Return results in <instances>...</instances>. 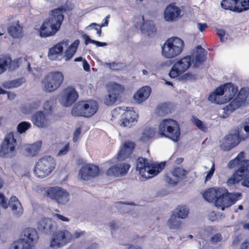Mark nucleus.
I'll list each match as a JSON object with an SVG mask.
<instances>
[{"mask_svg": "<svg viewBox=\"0 0 249 249\" xmlns=\"http://www.w3.org/2000/svg\"><path fill=\"white\" fill-rule=\"evenodd\" d=\"M196 51L193 53V59L190 55L184 57L178 60L172 66L169 76L171 78H175L187 71L193 64L194 68L199 66L205 60L206 51L201 46H197Z\"/></svg>", "mask_w": 249, "mask_h": 249, "instance_id": "obj_1", "label": "nucleus"}, {"mask_svg": "<svg viewBox=\"0 0 249 249\" xmlns=\"http://www.w3.org/2000/svg\"><path fill=\"white\" fill-rule=\"evenodd\" d=\"M240 196V193H229L226 188L217 187L209 189L203 194L205 200L214 201L215 206L222 211L234 204Z\"/></svg>", "mask_w": 249, "mask_h": 249, "instance_id": "obj_2", "label": "nucleus"}, {"mask_svg": "<svg viewBox=\"0 0 249 249\" xmlns=\"http://www.w3.org/2000/svg\"><path fill=\"white\" fill-rule=\"evenodd\" d=\"M62 9L58 8L51 11L50 17L44 21L40 29V36L48 37L54 35L59 30L63 20Z\"/></svg>", "mask_w": 249, "mask_h": 249, "instance_id": "obj_3", "label": "nucleus"}, {"mask_svg": "<svg viewBox=\"0 0 249 249\" xmlns=\"http://www.w3.org/2000/svg\"><path fill=\"white\" fill-rule=\"evenodd\" d=\"M165 165V162L155 164L143 158H139L137 161L136 170L143 178H151L161 171Z\"/></svg>", "mask_w": 249, "mask_h": 249, "instance_id": "obj_4", "label": "nucleus"}, {"mask_svg": "<svg viewBox=\"0 0 249 249\" xmlns=\"http://www.w3.org/2000/svg\"><path fill=\"white\" fill-rule=\"evenodd\" d=\"M159 133L162 137H166L174 142H177L180 135L179 124L173 119H164L159 124Z\"/></svg>", "mask_w": 249, "mask_h": 249, "instance_id": "obj_5", "label": "nucleus"}, {"mask_svg": "<svg viewBox=\"0 0 249 249\" xmlns=\"http://www.w3.org/2000/svg\"><path fill=\"white\" fill-rule=\"evenodd\" d=\"M98 109V104L96 101L88 100L76 103L72 107L71 113L74 116L89 118L95 114Z\"/></svg>", "mask_w": 249, "mask_h": 249, "instance_id": "obj_6", "label": "nucleus"}, {"mask_svg": "<svg viewBox=\"0 0 249 249\" xmlns=\"http://www.w3.org/2000/svg\"><path fill=\"white\" fill-rule=\"evenodd\" d=\"M184 42L178 37L168 39L161 47L162 55L167 58H173L179 55L184 48Z\"/></svg>", "mask_w": 249, "mask_h": 249, "instance_id": "obj_7", "label": "nucleus"}, {"mask_svg": "<svg viewBox=\"0 0 249 249\" xmlns=\"http://www.w3.org/2000/svg\"><path fill=\"white\" fill-rule=\"evenodd\" d=\"M64 76L60 71L49 73L41 81L42 89L46 92H52L58 89L62 84Z\"/></svg>", "mask_w": 249, "mask_h": 249, "instance_id": "obj_8", "label": "nucleus"}, {"mask_svg": "<svg viewBox=\"0 0 249 249\" xmlns=\"http://www.w3.org/2000/svg\"><path fill=\"white\" fill-rule=\"evenodd\" d=\"M55 165V160L53 157L44 156L40 158L36 163L34 173L38 178H45L52 172Z\"/></svg>", "mask_w": 249, "mask_h": 249, "instance_id": "obj_9", "label": "nucleus"}, {"mask_svg": "<svg viewBox=\"0 0 249 249\" xmlns=\"http://www.w3.org/2000/svg\"><path fill=\"white\" fill-rule=\"evenodd\" d=\"M16 144V140L14 138V133L10 132L7 134L1 145L0 157L4 158H12L14 157L17 153Z\"/></svg>", "mask_w": 249, "mask_h": 249, "instance_id": "obj_10", "label": "nucleus"}, {"mask_svg": "<svg viewBox=\"0 0 249 249\" xmlns=\"http://www.w3.org/2000/svg\"><path fill=\"white\" fill-rule=\"evenodd\" d=\"M249 93L248 88L242 89L236 97L226 107L223 108L224 115L221 118H226L235 109L241 107L244 104Z\"/></svg>", "mask_w": 249, "mask_h": 249, "instance_id": "obj_11", "label": "nucleus"}, {"mask_svg": "<svg viewBox=\"0 0 249 249\" xmlns=\"http://www.w3.org/2000/svg\"><path fill=\"white\" fill-rule=\"evenodd\" d=\"M72 240V234L68 230H61L54 233L50 243V248L57 249L67 245Z\"/></svg>", "mask_w": 249, "mask_h": 249, "instance_id": "obj_12", "label": "nucleus"}, {"mask_svg": "<svg viewBox=\"0 0 249 249\" xmlns=\"http://www.w3.org/2000/svg\"><path fill=\"white\" fill-rule=\"evenodd\" d=\"M47 196L58 204L65 205L70 200L69 192L65 189L55 186L49 188L46 191Z\"/></svg>", "mask_w": 249, "mask_h": 249, "instance_id": "obj_13", "label": "nucleus"}, {"mask_svg": "<svg viewBox=\"0 0 249 249\" xmlns=\"http://www.w3.org/2000/svg\"><path fill=\"white\" fill-rule=\"evenodd\" d=\"M108 94L104 98V102L107 106H112L118 100L119 94L124 90L123 86L111 82L107 85Z\"/></svg>", "mask_w": 249, "mask_h": 249, "instance_id": "obj_14", "label": "nucleus"}, {"mask_svg": "<svg viewBox=\"0 0 249 249\" xmlns=\"http://www.w3.org/2000/svg\"><path fill=\"white\" fill-rule=\"evenodd\" d=\"M221 5L225 9L241 13L249 9V0H223Z\"/></svg>", "mask_w": 249, "mask_h": 249, "instance_id": "obj_15", "label": "nucleus"}, {"mask_svg": "<svg viewBox=\"0 0 249 249\" xmlns=\"http://www.w3.org/2000/svg\"><path fill=\"white\" fill-rule=\"evenodd\" d=\"M31 121L39 128H47L51 124L50 114L45 111H38L32 115Z\"/></svg>", "mask_w": 249, "mask_h": 249, "instance_id": "obj_16", "label": "nucleus"}, {"mask_svg": "<svg viewBox=\"0 0 249 249\" xmlns=\"http://www.w3.org/2000/svg\"><path fill=\"white\" fill-rule=\"evenodd\" d=\"M238 167L239 169L233 174V177L228 179L227 184L228 186H231L243 179L249 168V160L241 161L239 163Z\"/></svg>", "mask_w": 249, "mask_h": 249, "instance_id": "obj_17", "label": "nucleus"}, {"mask_svg": "<svg viewBox=\"0 0 249 249\" xmlns=\"http://www.w3.org/2000/svg\"><path fill=\"white\" fill-rule=\"evenodd\" d=\"M78 97V94L75 89L69 87L65 89L61 94L60 103L64 106H71L76 101Z\"/></svg>", "mask_w": 249, "mask_h": 249, "instance_id": "obj_18", "label": "nucleus"}, {"mask_svg": "<svg viewBox=\"0 0 249 249\" xmlns=\"http://www.w3.org/2000/svg\"><path fill=\"white\" fill-rule=\"evenodd\" d=\"M99 174V168L93 164H87L80 170L79 177L82 180H88Z\"/></svg>", "mask_w": 249, "mask_h": 249, "instance_id": "obj_19", "label": "nucleus"}, {"mask_svg": "<svg viewBox=\"0 0 249 249\" xmlns=\"http://www.w3.org/2000/svg\"><path fill=\"white\" fill-rule=\"evenodd\" d=\"M242 140L236 134H229L220 142V147L224 151H229Z\"/></svg>", "mask_w": 249, "mask_h": 249, "instance_id": "obj_20", "label": "nucleus"}, {"mask_svg": "<svg viewBox=\"0 0 249 249\" xmlns=\"http://www.w3.org/2000/svg\"><path fill=\"white\" fill-rule=\"evenodd\" d=\"M20 239L34 248L38 239V233L35 229L26 228L23 231Z\"/></svg>", "mask_w": 249, "mask_h": 249, "instance_id": "obj_21", "label": "nucleus"}, {"mask_svg": "<svg viewBox=\"0 0 249 249\" xmlns=\"http://www.w3.org/2000/svg\"><path fill=\"white\" fill-rule=\"evenodd\" d=\"M130 165L126 163H120L110 167L106 172L108 176L116 177L125 176L128 172Z\"/></svg>", "mask_w": 249, "mask_h": 249, "instance_id": "obj_22", "label": "nucleus"}, {"mask_svg": "<svg viewBox=\"0 0 249 249\" xmlns=\"http://www.w3.org/2000/svg\"><path fill=\"white\" fill-rule=\"evenodd\" d=\"M138 118V114L134 110H127L122 116L120 124L124 127H130L135 125Z\"/></svg>", "mask_w": 249, "mask_h": 249, "instance_id": "obj_23", "label": "nucleus"}, {"mask_svg": "<svg viewBox=\"0 0 249 249\" xmlns=\"http://www.w3.org/2000/svg\"><path fill=\"white\" fill-rule=\"evenodd\" d=\"M181 11L173 4L168 5L164 12V18L166 21L173 22L177 20L180 17Z\"/></svg>", "mask_w": 249, "mask_h": 249, "instance_id": "obj_24", "label": "nucleus"}, {"mask_svg": "<svg viewBox=\"0 0 249 249\" xmlns=\"http://www.w3.org/2000/svg\"><path fill=\"white\" fill-rule=\"evenodd\" d=\"M217 91L223 93L227 103L235 96L238 91V89L232 84L228 83L218 87Z\"/></svg>", "mask_w": 249, "mask_h": 249, "instance_id": "obj_25", "label": "nucleus"}, {"mask_svg": "<svg viewBox=\"0 0 249 249\" xmlns=\"http://www.w3.org/2000/svg\"><path fill=\"white\" fill-rule=\"evenodd\" d=\"M37 228L40 231L49 234L56 229V225L51 218H42L37 223Z\"/></svg>", "mask_w": 249, "mask_h": 249, "instance_id": "obj_26", "label": "nucleus"}, {"mask_svg": "<svg viewBox=\"0 0 249 249\" xmlns=\"http://www.w3.org/2000/svg\"><path fill=\"white\" fill-rule=\"evenodd\" d=\"M69 44V40H63L51 48L48 53L49 59L52 60H57L58 56L61 55L64 48H67Z\"/></svg>", "mask_w": 249, "mask_h": 249, "instance_id": "obj_27", "label": "nucleus"}, {"mask_svg": "<svg viewBox=\"0 0 249 249\" xmlns=\"http://www.w3.org/2000/svg\"><path fill=\"white\" fill-rule=\"evenodd\" d=\"M69 44V40H63L51 48L48 53L49 59L52 60H57L58 56L61 55L64 48H67Z\"/></svg>", "mask_w": 249, "mask_h": 249, "instance_id": "obj_28", "label": "nucleus"}, {"mask_svg": "<svg viewBox=\"0 0 249 249\" xmlns=\"http://www.w3.org/2000/svg\"><path fill=\"white\" fill-rule=\"evenodd\" d=\"M187 171L183 168L177 167L174 168L172 171V175L174 178L172 179L171 177L166 176L164 180L165 181L173 185H176L179 181L185 176Z\"/></svg>", "mask_w": 249, "mask_h": 249, "instance_id": "obj_29", "label": "nucleus"}, {"mask_svg": "<svg viewBox=\"0 0 249 249\" xmlns=\"http://www.w3.org/2000/svg\"><path fill=\"white\" fill-rule=\"evenodd\" d=\"M18 67V62L16 60L12 61L7 56H0V74L4 72L8 68L12 71Z\"/></svg>", "mask_w": 249, "mask_h": 249, "instance_id": "obj_30", "label": "nucleus"}, {"mask_svg": "<svg viewBox=\"0 0 249 249\" xmlns=\"http://www.w3.org/2000/svg\"><path fill=\"white\" fill-rule=\"evenodd\" d=\"M134 146L135 144L133 142H125L118 153V160H121L128 158L132 153Z\"/></svg>", "mask_w": 249, "mask_h": 249, "instance_id": "obj_31", "label": "nucleus"}, {"mask_svg": "<svg viewBox=\"0 0 249 249\" xmlns=\"http://www.w3.org/2000/svg\"><path fill=\"white\" fill-rule=\"evenodd\" d=\"M151 89L150 87L148 86L143 87L134 94V99L137 103L140 104L148 98Z\"/></svg>", "mask_w": 249, "mask_h": 249, "instance_id": "obj_32", "label": "nucleus"}, {"mask_svg": "<svg viewBox=\"0 0 249 249\" xmlns=\"http://www.w3.org/2000/svg\"><path fill=\"white\" fill-rule=\"evenodd\" d=\"M142 19L144 20L143 17H142ZM141 30L142 33L147 36H153L156 31L155 25L151 20L143 21L141 27Z\"/></svg>", "mask_w": 249, "mask_h": 249, "instance_id": "obj_33", "label": "nucleus"}, {"mask_svg": "<svg viewBox=\"0 0 249 249\" xmlns=\"http://www.w3.org/2000/svg\"><path fill=\"white\" fill-rule=\"evenodd\" d=\"M9 205L16 217H20L22 214L23 210L21 204L16 196L10 198Z\"/></svg>", "mask_w": 249, "mask_h": 249, "instance_id": "obj_34", "label": "nucleus"}, {"mask_svg": "<svg viewBox=\"0 0 249 249\" xmlns=\"http://www.w3.org/2000/svg\"><path fill=\"white\" fill-rule=\"evenodd\" d=\"M42 145L41 141H38L32 144L24 146L26 154L29 156H34L38 154Z\"/></svg>", "mask_w": 249, "mask_h": 249, "instance_id": "obj_35", "label": "nucleus"}, {"mask_svg": "<svg viewBox=\"0 0 249 249\" xmlns=\"http://www.w3.org/2000/svg\"><path fill=\"white\" fill-rule=\"evenodd\" d=\"M22 27L18 21L14 23L8 29L9 35L14 38H19L22 36Z\"/></svg>", "mask_w": 249, "mask_h": 249, "instance_id": "obj_36", "label": "nucleus"}, {"mask_svg": "<svg viewBox=\"0 0 249 249\" xmlns=\"http://www.w3.org/2000/svg\"><path fill=\"white\" fill-rule=\"evenodd\" d=\"M208 100L212 103L217 104H222L226 103L222 93L217 91V88L215 91L211 94L208 97Z\"/></svg>", "mask_w": 249, "mask_h": 249, "instance_id": "obj_37", "label": "nucleus"}, {"mask_svg": "<svg viewBox=\"0 0 249 249\" xmlns=\"http://www.w3.org/2000/svg\"><path fill=\"white\" fill-rule=\"evenodd\" d=\"M79 44V40H76L73 42L71 46L67 48L65 53L64 58L66 61H68L70 60L75 54L77 47Z\"/></svg>", "mask_w": 249, "mask_h": 249, "instance_id": "obj_38", "label": "nucleus"}, {"mask_svg": "<svg viewBox=\"0 0 249 249\" xmlns=\"http://www.w3.org/2000/svg\"><path fill=\"white\" fill-rule=\"evenodd\" d=\"M189 210L188 207L185 205H180L177 207L175 210V214L178 218L184 219L185 218L188 213Z\"/></svg>", "mask_w": 249, "mask_h": 249, "instance_id": "obj_39", "label": "nucleus"}, {"mask_svg": "<svg viewBox=\"0 0 249 249\" xmlns=\"http://www.w3.org/2000/svg\"><path fill=\"white\" fill-rule=\"evenodd\" d=\"M25 82L23 78H18L14 80L9 81L2 84V86L5 89L15 88L20 86Z\"/></svg>", "mask_w": 249, "mask_h": 249, "instance_id": "obj_40", "label": "nucleus"}, {"mask_svg": "<svg viewBox=\"0 0 249 249\" xmlns=\"http://www.w3.org/2000/svg\"><path fill=\"white\" fill-rule=\"evenodd\" d=\"M9 249H33L20 238L14 242L10 246Z\"/></svg>", "mask_w": 249, "mask_h": 249, "instance_id": "obj_41", "label": "nucleus"}, {"mask_svg": "<svg viewBox=\"0 0 249 249\" xmlns=\"http://www.w3.org/2000/svg\"><path fill=\"white\" fill-rule=\"evenodd\" d=\"M245 153L244 152H241L237 157L232 160H231L228 164V167L229 168H233L236 165L237 166L238 169H239V163L243 160H247L244 159Z\"/></svg>", "mask_w": 249, "mask_h": 249, "instance_id": "obj_42", "label": "nucleus"}, {"mask_svg": "<svg viewBox=\"0 0 249 249\" xmlns=\"http://www.w3.org/2000/svg\"><path fill=\"white\" fill-rule=\"evenodd\" d=\"M155 131L151 128H146L143 131L140 140L143 142H146L154 137Z\"/></svg>", "mask_w": 249, "mask_h": 249, "instance_id": "obj_43", "label": "nucleus"}, {"mask_svg": "<svg viewBox=\"0 0 249 249\" xmlns=\"http://www.w3.org/2000/svg\"><path fill=\"white\" fill-rule=\"evenodd\" d=\"M175 215H171L168 221V225L170 229H176L178 228L181 225V221Z\"/></svg>", "mask_w": 249, "mask_h": 249, "instance_id": "obj_44", "label": "nucleus"}, {"mask_svg": "<svg viewBox=\"0 0 249 249\" xmlns=\"http://www.w3.org/2000/svg\"><path fill=\"white\" fill-rule=\"evenodd\" d=\"M191 120L193 124L196 125L199 129L204 132L207 131V126L206 125L197 118L193 116Z\"/></svg>", "mask_w": 249, "mask_h": 249, "instance_id": "obj_45", "label": "nucleus"}, {"mask_svg": "<svg viewBox=\"0 0 249 249\" xmlns=\"http://www.w3.org/2000/svg\"><path fill=\"white\" fill-rule=\"evenodd\" d=\"M157 113L159 115L163 116L170 112V109L167 104H162L157 108Z\"/></svg>", "mask_w": 249, "mask_h": 249, "instance_id": "obj_46", "label": "nucleus"}, {"mask_svg": "<svg viewBox=\"0 0 249 249\" xmlns=\"http://www.w3.org/2000/svg\"><path fill=\"white\" fill-rule=\"evenodd\" d=\"M31 127V124L29 122H22L20 123L17 127L18 131L19 133L25 132Z\"/></svg>", "mask_w": 249, "mask_h": 249, "instance_id": "obj_47", "label": "nucleus"}, {"mask_svg": "<svg viewBox=\"0 0 249 249\" xmlns=\"http://www.w3.org/2000/svg\"><path fill=\"white\" fill-rule=\"evenodd\" d=\"M106 65L113 71H119L122 69L123 66L122 63L115 62L106 63Z\"/></svg>", "mask_w": 249, "mask_h": 249, "instance_id": "obj_48", "label": "nucleus"}, {"mask_svg": "<svg viewBox=\"0 0 249 249\" xmlns=\"http://www.w3.org/2000/svg\"><path fill=\"white\" fill-rule=\"evenodd\" d=\"M243 128L246 133L244 136L243 137L242 140H244L248 137H249V118L246 119L243 124Z\"/></svg>", "mask_w": 249, "mask_h": 249, "instance_id": "obj_49", "label": "nucleus"}, {"mask_svg": "<svg viewBox=\"0 0 249 249\" xmlns=\"http://www.w3.org/2000/svg\"><path fill=\"white\" fill-rule=\"evenodd\" d=\"M20 110L21 112L24 114H30L32 113L29 103L22 105L20 107Z\"/></svg>", "mask_w": 249, "mask_h": 249, "instance_id": "obj_50", "label": "nucleus"}, {"mask_svg": "<svg viewBox=\"0 0 249 249\" xmlns=\"http://www.w3.org/2000/svg\"><path fill=\"white\" fill-rule=\"evenodd\" d=\"M70 148V144L69 143H66L65 144L64 146L59 150L58 152L57 153L56 156L57 157H60L63 155H66L68 152Z\"/></svg>", "mask_w": 249, "mask_h": 249, "instance_id": "obj_51", "label": "nucleus"}, {"mask_svg": "<svg viewBox=\"0 0 249 249\" xmlns=\"http://www.w3.org/2000/svg\"><path fill=\"white\" fill-rule=\"evenodd\" d=\"M32 112L37 110L40 106L41 103L38 100H36L31 102H29Z\"/></svg>", "mask_w": 249, "mask_h": 249, "instance_id": "obj_52", "label": "nucleus"}, {"mask_svg": "<svg viewBox=\"0 0 249 249\" xmlns=\"http://www.w3.org/2000/svg\"><path fill=\"white\" fill-rule=\"evenodd\" d=\"M53 218H55L57 220H59L64 222H69V218L65 217V216L57 213H53Z\"/></svg>", "mask_w": 249, "mask_h": 249, "instance_id": "obj_53", "label": "nucleus"}, {"mask_svg": "<svg viewBox=\"0 0 249 249\" xmlns=\"http://www.w3.org/2000/svg\"><path fill=\"white\" fill-rule=\"evenodd\" d=\"M82 132V129L79 127L77 128L74 132L73 135V141L76 142L80 138L81 133Z\"/></svg>", "mask_w": 249, "mask_h": 249, "instance_id": "obj_54", "label": "nucleus"}, {"mask_svg": "<svg viewBox=\"0 0 249 249\" xmlns=\"http://www.w3.org/2000/svg\"><path fill=\"white\" fill-rule=\"evenodd\" d=\"M222 236L220 233H216L213 235L211 238V242L213 243L219 242L222 240Z\"/></svg>", "mask_w": 249, "mask_h": 249, "instance_id": "obj_55", "label": "nucleus"}, {"mask_svg": "<svg viewBox=\"0 0 249 249\" xmlns=\"http://www.w3.org/2000/svg\"><path fill=\"white\" fill-rule=\"evenodd\" d=\"M92 26H97L98 27L96 28V30L97 31V34L99 36H101V34H102V31L101 28L102 27H100V25L97 24L95 23H92L89 25L87 27L86 29L87 30H90V27Z\"/></svg>", "mask_w": 249, "mask_h": 249, "instance_id": "obj_56", "label": "nucleus"}, {"mask_svg": "<svg viewBox=\"0 0 249 249\" xmlns=\"http://www.w3.org/2000/svg\"><path fill=\"white\" fill-rule=\"evenodd\" d=\"M0 204L4 209L8 208V205L5 200V197L1 194H0Z\"/></svg>", "mask_w": 249, "mask_h": 249, "instance_id": "obj_57", "label": "nucleus"}, {"mask_svg": "<svg viewBox=\"0 0 249 249\" xmlns=\"http://www.w3.org/2000/svg\"><path fill=\"white\" fill-rule=\"evenodd\" d=\"M214 172V163L213 162L212 167L205 177V181L211 178Z\"/></svg>", "mask_w": 249, "mask_h": 249, "instance_id": "obj_58", "label": "nucleus"}, {"mask_svg": "<svg viewBox=\"0 0 249 249\" xmlns=\"http://www.w3.org/2000/svg\"><path fill=\"white\" fill-rule=\"evenodd\" d=\"M85 233V231H76L72 235V239H77L83 236Z\"/></svg>", "mask_w": 249, "mask_h": 249, "instance_id": "obj_59", "label": "nucleus"}, {"mask_svg": "<svg viewBox=\"0 0 249 249\" xmlns=\"http://www.w3.org/2000/svg\"><path fill=\"white\" fill-rule=\"evenodd\" d=\"M240 249H249V239L245 240L241 244Z\"/></svg>", "mask_w": 249, "mask_h": 249, "instance_id": "obj_60", "label": "nucleus"}, {"mask_svg": "<svg viewBox=\"0 0 249 249\" xmlns=\"http://www.w3.org/2000/svg\"><path fill=\"white\" fill-rule=\"evenodd\" d=\"M82 65L83 69L85 71H89L90 70V66L89 65L87 62V60L85 59H84L83 62H82Z\"/></svg>", "mask_w": 249, "mask_h": 249, "instance_id": "obj_61", "label": "nucleus"}, {"mask_svg": "<svg viewBox=\"0 0 249 249\" xmlns=\"http://www.w3.org/2000/svg\"><path fill=\"white\" fill-rule=\"evenodd\" d=\"M197 27L200 31L203 32L207 27V24L206 23H198L197 24Z\"/></svg>", "mask_w": 249, "mask_h": 249, "instance_id": "obj_62", "label": "nucleus"}, {"mask_svg": "<svg viewBox=\"0 0 249 249\" xmlns=\"http://www.w3.org/2000/svg\"><path fill=\"white\" fill-rule=\"evenodd\" d=\"M217 34L218 36L220 37L221 40L222 41V37L225 35V31L222 29H217Z\"/></svg>", "mask_w": 249, "mask_h": 249, "instance_id": "obj_63", "label": "nucleus"}, {"mask_svg": "<svg viewBox=\"0 0 249 249\" xmlns=\"http://www.w3.org/2000/svg\"><path fill=\"white\" fill-rule=\"evenodd\" d=\"M51 107H52V103L51 101H46L43 105V107H44V109H45V110H50L51 109Z\"/></svg>", "mask_w": 249, "mask_h": 249, "instance_id": "obj_64", "label": "nucleus"}]
</instances>
